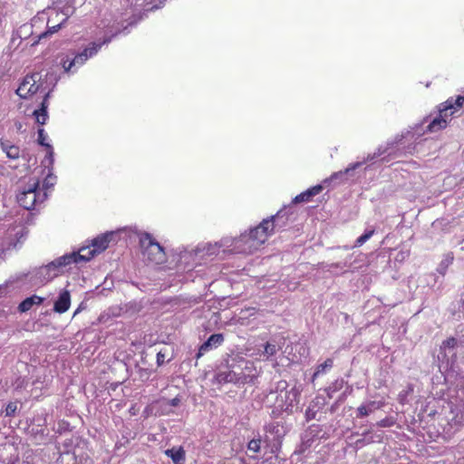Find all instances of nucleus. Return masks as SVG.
I'll use <instances>...</instances> for the list:
<instances>
[{
	"label": "nucleus",
	"instance_id": "obj_1",
	"mask_svg": "<svg viewBox=\"0 0 464 464\" xmlns=\"http://www.w3.org/2000/svg\"><path fill=\"white\" fill-rule=\"evenodd\" d=\"M119 237L120 230L107 231L92 239L89 245L64 254L54 261H91V259L105 251L111 244L116 243Z\"/></svg>",
	"mask_w": 464,
	"mask_h": 464
},
{
	"label": "nucleus",
	"instance_id": "obj_2",
	"mask_svg": "<svg viewBox=\"0 0 464 464\" xmlns=\"http://www.w3.org/2000/svg\"><path fill=\"white\" fill-rule=\"evenodd\" d=\"M229 238H222L219 242L212 243H199L194 248L188 250L187 247H182L179 250V256L180 259H204L214 258L221 252V248L228 249Z\"/></svg>",
	"mask_w": 464,
	"mask_h": 464
},
{
	"label": "nucleus",
	"instance_id": "obj_3",
	"mask_svg": "<svg viewBox=\"0 0 464 464\" xmlns=\"http://www.w3.org/2000/svg\"><path fill=\"white\" fill-rule=\"evenodd\" d=\"M463 103L464 96L460 95H459L454 102L452 99H449L445 102L441 103L440 108V114L427 125L426 131L435 132L445 129L447 127V118L454 113V111H450L449 114L448 111L450 110L461 108Z\"/></svg>",
	"mask_w": 464,
	"mask_h": 464
},
{
	"label": "nucleus",
	"instance_id": "obj_4",
	"mask_svg": "<svg viewBox=\"0 0 464 464\" xmlns=\"http://www.w3.org/2000/svg\"><path fill=\"white\" fill-rule=\"evenodd\" d=\"M254 239L246 235V233L241 234L238 238L230 239L228 243V249H222L224 256L220 258L228 257L232 254H252L256 251L260 246L254 244Z\"/></svg>",
	"mask_w": 464,
	"mask_h": 464
},
{
	"label": "nucleus",
	"instance_id": "obj_5",
	"mask_svg": "<svg viewBox=\"0 0 464 464\" xmlns=\"http://www.w3.org/2000/svg\"><path fill=\"white\" fill-rule=\"evenodd\" d=\"M143 259L148 261L162 260L165 257L164 247L150 234L144 233L140 237Z\"/></svg>",
	"mask_w": 464,
	"mask_h": 464
},
{
	"label": "nucleus",
	"instance_id": "obj_6",
	"mask_svg": "<svg viewBox=\"0 0 464 464\" xmlns=\"http://www.w3.org/2000/svg\"><path fill=\"white\" fill-rule=\"evenodd\" d=\"M237 370H239L238 366L235 365L233 362H229L227 357L215 374L214 382L218 384L234 383L237 385L238 382H246L244 377H238L240 374Z\"/></svg>",
	"mask_w": 464,
	"mask_h": 464
},
{
	"label": "nucleus",
	"instance_id": "obj_7",
	"mask_svg": "<svg viewBox=\"0 0 464 464\" xmlns=\"http://www.w3.org/2000/svg\"><path fill=\"white\" fill-rule=\"evenodd\" d=\"M42 76L39 72H34L27 74L20 83L19 87L15 91V93L21 99H28L34 94L42 91L43 84L40 83Z\"/></svg>",
	"mask_w": 464,
	"mask_h": 464
},
{
	"label": "nucleus",
	"instance_id": "obj_8",
	"mask_svg": "<svg viewBox=\"0 0 464 464\" xmlns=\"http://www.w3.org/2000/svg\"><path fill=\"white\" fill-rule=\"evenodd\" d=\"M228 361L238 366V377H244L246 382H238L237 385L251 383L256 379L255 368L252 362L246 361L239 355H227Z\"/></svg>",
	"mask_w": 464,
	"mask_h": 464
},
{
	"label": "nucleus",
	"instance_id": "obj_9",
	"mask_svg": "<svg viewBox=\"0 0 464 464\" xmlns=\"http://www.w3.org/2000/svg\"><path fill=\"white\" fill-rule=\"evenodd\" d=\"M111 37L106 38L101 44L92 43L89 47L85 48L82 52L76 54L70 62L69 65H66V62L63 63V69L65 72H69L74 66H82L90 57L95 55L99 49L103 44L111 42Z\"/></svg>",
	"mask_w": 464,
	"mask_h": 464
},
{
	"label": "nucleus",
	"instance_id": "obj_10",
	"mask_svg": "<svg viewBox=\"0 0 464 464\" xmlns=\"http://www.w3.org/2000/svg\"><path fill=\"white\" fill-rule=\"evenodd\" d=\"M38 187L39 183L35 181L17 194V202L21 207L27 210L33 209L35 207L40 194Z\"/></svg>",
	"mask_w": 464,
	"mask_h": 464
},
{
	"label": "nucleus",
	"instance_id": "obj_11",
	"mask_svg": "<svg viewBox=\"0 0 464 464\" xmlns=\"http://www.w3.org/2000/svg\"><path fill=\"white\" fill-rule=\"evenodd\" d=\"M270 219H263V221L254 228H251L246 235L254 239V244L260 246L267 240L268 237L273 233L270 228Z\"/></svg>",
	"mask_w": 464,
	"mask_h": 464
},
{
	"label": "nucleus",
	"instance_id": "obj_12",
	"mask_svg": "<svg viewBox=\"0 0 464 464\" xmlns=\"http://www.w3.org/2000/svg\"><path fill=\"white\" fill-rule=\"evenodd\" d=\"M299 395L300 392L295 387H293L289 391H285V398L281 399L282 403L279 404L281 410L285 412H293L294 407L298 403Z\"/></svg>",
	"mask_w": 464,
	"mask_h": 464
},
{
	"label": "nucleus",
	"instance_id": "obj_13",
	"mask_svg": "<svg viewBox=\"0 0 464 464\" xmlns=\"http://www.w3.org/2000/svg\"><path fill=\"white\" fill-rule=\"evenodd\" d=\"M223 342L224 335L222 334H211L208 337V339L200 345L198 353L197 354V358L201 357L205 353L208 352L209 350L218 347Z\"/></svg>",
	"mask_w": 464,
	"mask_h": 464
},
{
	"label": "nucleus",
	"instance_id": "obj_14",
	"mask_svg": "<svg viewBox=\"0 0 464 464\" xmlns=\"http://www.w3.org/2000/svg\"><path fill=\"white\" fill-rule=\"evenodd\" d=\"M71 304V295L68 290H63L58 296V299L55 301L53 305V310L56 313L63 314L65 313Z\"/></svg>",
	"mask_w": 464,
	"mask_h": 464
},
{
	"label": "nucleus",
	"instance_id": "obj_15",
	"mask_svg": "<svg viewBox=\"0 0 464 464\" xmlns=\"http://www.w3.org/2000/svg\"><path fill=\"white\" fill-rule=\"evenodd\" d=\"M267 219L271 220L270 228L274 232L276 228H283L287 225L288 217L285 209H280L276 215L271 216Z\"/></svg>",
	"mask_w": 464,
	"mask_h": 464
},
{
	"label": "nucleus",
	"instance_id": "obj_16",
	"mask_svg": "<svg viewBox=\"0 0 464 464\" xmlns=\"http://www.w3.org/2000/svg\"><path fill=\"white\" fill-rule=\"evenodd\" d=\"M323 190V187L321 185L314 186L307 190L302 192L301 194L297 195L293 202L294 203H301V202H308L311 200V198L319 194Z\"/></svg>",
	"mask_w": 464,
	"mask_h": 464
},
{
	"label": "nucleus",
	"instance_id": "obj_17",
	"mask_svg": "<svg viewBox=\"0 0 464 464\" xmlns=\"http://www.w3.org/2000/svg\"><path fill=\"white\" fill-rule=\"evenodd\" d=\"M165 454L172 459L174 464H185L186 453L183 448L168 449Z\"/></svg>",
	"mask_w": 464,
	"mask_h": 464
},
{
	"label": "nucleus",
	"instance_id": "obj_18",
	"mask_svg": "<svg viewBox=\"0 0 464 464\" xmlns=\"http://www.w3.org/2000/svg\"><path fill=\"white\" fill-rule=\"evenodd\" d=\"M49 103L48 100L43 99L40 108L38 110H35L33 113V115L35 117V121L37 123L44 125L45 124V121L48 119V109Z\"/></svg>",
	"mask_w": 464,
	"mask_h": 464
},
{
	"label": "nucleus",
	"instance_id": "obj_19",
	"mask_svg": "<svg viewBox=\"0 0 464 464\" xmlns=\"http://www.w3.org/2000/svg\"><path fill=\"white\" fill-rule=\"evenodd\" d=\"M362 165V162H355L347 167L344 170H341L334 173L329 179H325L324 182L334 181L336 179H340V182L344 181L346 179L344 178L346 175L350 174L352 171L355 170L359 167Z\"/></svg>",
	"mask_w": 464,
	"mask_h": 464
},
{
	"label": "nucleus",
	"instance_id": "obj_20",
	"mask_svg": "<svg viewBox=\"0 0 464 464\" xmlns=\"http://www.w3.org/2000/svg\"><path fill=\"white\" fill-rule=\"evenodd\" d=\"M43 302V297L34 295L30 297H26L23 302H21L18 306V310L22 313H24L29 311L33 307V305L41 304Z\"/></svg>",
	"mask_w": 464,
	"mask_h": 464
},
{
	"label": "nucleus",
	"instance_id": "obj_21",
	"mask_svg": "<svg viewBox=\"0 0 464 464\" xmlns=\"http://www.w3.org/2000/svg\"><path fill=\"white\" fill-rule=\"evenodd\" d=\"M381 407L382 403L375 401H369L365 405H361L357 409V418L368 416L370 413L373 412L377 409H380Z\"/></svg>",
	"mask_w": 464,
	"mask_h": 464
},
{
	"label": "nucleus",
	"instance_id": "obj_22",
	"mask_svg": "<svg viewBox=\"0 0 464 464\" xmlns=\"http://www.w3.org/2000/svg\"><path fill=\"white\" fill-rule=\"evenodd\" d=\"M402 136H397L392 141L387 142L386 146H380L373 154L368 155L366 160H372L385 154L390 148L393 147L395 144H398L402 140Z\"/></svg>",
	"mask_w": 464,
	"mask_h": 464
},
{
	"label": "nucleus",
	"instance_id": "obj_23",
	"mask_svg": "<svg viewBox=\"0 0 464 464\" xmlns=\"http://www.w3.org/2000/svg\"><path fill=\"white\" fill-rule=\"evenodd\" d=\"M265 430L275 435L277 439H280L285 435L284 427L279 422H271L266 424L265 426Z\"/></svg>",
	"mask_w": 464,
	"mask_h": 464
},
{
	"label": "nucleus",
	"instance_id": "obj_24",
	"mask_svg": "<svg viewBox=\"0 0 464 464\" xmlns=\"http://www.w3.org/2000/svg\"><path fill=\"white\" fill-rule=\"evenodd\" d=\"M63 24L64 23L63 21H60L57 24L48 26V29L45 32L42 33L38 36V40L34 42L33 44H35L39 43L42 39L46 38L47 36L58 32L63 26Z\"/></svg>",
	"mask_w": 464,
	"mask_h": 464
},
{
	"label": "nucleus",
	"instance_id": "obj_25",
	"mask_svg": "<svg viewBox=\"0 0 464 464\" xmlns=\"http://www.w3.org/2000/svg\"><path fill=\"white\" fill-rule=\"evenodd\" d=\"M370 434V431L367 430V431H364L362 433V439H358L355 442H354V448L356 450H359V449H362L363 446L367 445V444H371L372 442H374V439L372 436H369Z\"/></svg>",
	"mask_w": 464,
	"mask_h": 464
},
{
	"label": "nucleus",
	"instance_id": "obj_26",
	"mask_svg": "<svg viewBox=\"0 0 464 464\" xmlns=\"http://www.w3.org/2000/svg\"><path fill=\"white\" fill-rule=\"evenodd\" d=\"M314 441V435L311 432H306L302 437V442L299 446L298 452L304 453L307 449H309Z\"/></svg>",
	"mask_w": 464,
	"mask_h": 464
},
{
	"label": "nucleus",
	"instance_id": "obj_27",
	"mask_svg": "<svg viewBox=\"0 0 464 464\" xmlns=\"http://www.w3.org/2000/svg\"><path fill=\"white\" fill-rule=\"evenodd\" d=\"M334 365V361L332 359L325 360L323 363L317 366L316 371L314 373V378L318 376L321 373H324L327 370L331 369Z\"/></svg>",
	"mask_w": 464,
	"mask_h": 464
},
{
	"label": "nucleus",
	"instance_id": "obj_28",
	"mask_svg": "<svg viewBox=\"0 0 464 464\" xmlns=\"http://www.w3.org/2000/svg\"><path fill=\"white\" fill-rule=\"evenodd\" d=\"M375 230L373 228L366 229L362 236H360L354 244V246H362L367 240H369L372 236L374 234Z\"/></svg>",
	"mask_w": 464,
	"mask_h": 464
},
{
	"label": "nucleus",
	"instance_id": "obj_29",
	"mask_svg": "<svg viewBox=\"0 0 464 464\" xmlns=\"http://www.w3.org/2000/svg\"><path fill=\"white\" fill-rule=\"evenodd\" d=\"M459 344V341H458L456 338L454 337H450L446 340H444L440 345V350L441 351H446L447 349L450 350V349H454L455 347H457L458 345Z\"/></svg>",
	"mask_w": 464,
	"mask_h": 464
},
{
	"label": "nucleus",
	"instance_id": "obj_30",
	"mask_svg": "<svg viewBox=\"0 0 464 464\" xmlns=\"http://www.w3.org/2000/svg\"><path fill=\"white\" fill-rule=\"evenodd\" d=\"M47 153L45 156L44 160H47L49 162L47 168L49 169V171L53 170V165L54 162V152L53 149L51 144H46Z\"/></svg>",
	"mask_w": 464,
	"mask_h": 464
},
{
	"label": "nucleus",
	"instance_id": "obj_31",
	"mask_svg": "<svg viewBox=\"0 0 464 464\" xmlns=\"http://www.w3.org/2000/svg\"><path fill=\"white\" fill-rule=\"evenodd\" d=\"M277 350L278 348L276 343H266L264 347V354L269 359L276 353Z\"/></svg>",
	"mask_w": 464,
	"mask_h": 464
},
{
	"label": "nucleus",
	"instance_id": "obj_32",
	"mask_svg": "<svg viewBox=\"0 0 464 464\" xmlns=\"http://www.w3.org/2000/svg\"><path fill=\"white\" fill-rule=\"evenodd\" d=\"M261 441L260 438L251 440L247 444V449L255 453L259 452L261 449Z\"/></svg>",
	"mask_w": 464,
	"mask_h": 464
},
{
	"label": "nucleus",
	"instance_id": "obj_33",
	"mask_svg": "<svg viewBox=\"0 0 464 464\" xmlns=\"http://www.w3.org/2000/svg\"><path fill=\"white\" fill-rule=\"evenodd\" d=\"M6 156L11 160H17L20 157V149L15 145H11Z\"/></svg>",
	"mask_w": 464,
	"mask_h": 464
},
{
	"label": "nucleus",
	"instance_id": "obj_34",
	"mask_svg": "<svg viewBox=\"0 0 464 464\" xmlns=\"http://www.w3.org/2000/svg\"><path fill=\"white\" fill-rule=\"evenodd\" d=\"M343 381L341 380V381H336L334 383H333L332 385H330L326 392H327V395L331 398L333 396V393L337 392L338 390L342 389L343 387Z\"/></svg>",
	"mask_w": 464,
	"mask_h": 464
},
{
	"label": "nucleus",
	"instance_id": "obj_35",
	"mask_svg": "<svg viewBox=\"0 0 464 464\" xmlns=\"http://www.w3.org/2000/svg\"><path fill=\"white\" fill-rule=\"evenodd\" d=\"M56 176H54L52 171H49L48 175L44 179V188L45 189H48L50 188H53L55 183Z\"/></svg>",
	"mask_w": 464,
	"mask_h": 464
},
{
	"label": "nucleus",
	"instance_id": "obj_36",
	"mask_svg": "<svg viewBox=\"0 0 464 464\" xmlns=\"http://www.w3.org/2000/svg\"><path fill=\"white\" fill-rule=\"evenodd\" d=\"M74 11H75V9L72 5L63 6V9L61 10L62 14L64 15V17L62 19V21L63 23H65L68 20V18L73 14Z\"/></svg>",
	"mask_w": 464,
	"mask_h": 464
},
{
	"label": "nucleus",
	"instance_id": "obj_37",
	"mask_svg": "<svg viewBox=\"0 0 464 464\" xmlns=\"http://www.w3.org/2000/svg\"><path fill=\"white\" fill-rule=\"evenodd\" d=\"M68 263H62V262H59V263H48L47 265L45 266H42L40 267V273H43L44 271H50L52 269H54L58 266H66Z\"/></svg>",
	"mask_w": 464,
	"mask_h": 464
},
{
	"label": "nucleus",
	"instance_id": "obj_38",
	"mask_svg": "<svg viewBox=\"0 0 464 464\" xmlns=\"http://www.w3.org/2000/svg\"><path fill=\"white\" fill-rule=\"evenodd\" d=\"M7 246H8L7 247H5L4 242L0 243V258L1 259L6 258V252L11 250V246L15 247L16 244H13L12 242H8Z\"/></svg>",
	"mask_w": 464,
	"mask_h": 464
},
{
	"label": "nucleus",
	"instance_id": "obj_39",
	"mask_svg": "<svg viewBox=\"0 0 464 464\" xmlns=\"http://www.w3.org/2000/svg\"><path fill=\"white\" fill-rule=\"evenodd\" d=\"M17 410L16 402H9L5 407V416L12 417L15 414Z\"/></svg>",
	"mask_w": 464,
	"mask_h": 464
},
{
	"label": "nucleus",
	"instance_id": "obj_40",
	"mask_svg": "<svg viewBox=\"0 0 464 464\" xmlns=\"http://www.w3.org/2000/svg\"><path fill=\"white\" fill-rule=\"evenodd\" d=\"M288 387V383L286 381L281 380L277 382L276 385V392H280L279 396L282 397V392H285L286 389Z\"/></svg>",
	"mask_w": 464,
	"mask_h": 464
},
{
	"label": "nucleus",
	"instance_id": "obj_41",
	"mask_svg": "<svg viewBox=\"0 0 464 464\" xmlns=\"http://www.w3.org/2000/svg\"><path fill=\"white\" fill-rule=\"evenodd\" d=\"M38 139H37V141L38 143L41 145V146H44L46 148V142H45V139H46V135L44 133V129H39L38 131Z\"/></svg>",
	"mask_w": 464,
	"mask_h": 464
},
{
	"label": "nucleus",
	"instance_id": "obj_42",
	"mask_svg": "<svg viewBox=\"0 0 464 464\" xmlns=\"http://www.w3.org/2000/svg\"><path fill=\"white\" fill-rule=\"evenodd\" d=\"M316 411L314 408L309 407L305 411V417L307 420H311L315 418Z\"/></svg>",
	"mask_w": 464,
	"mask_h": 464
},
{
	"label": "nucleus",
	"instance_id": "obj_43",
	"mask_svg": "<svg viewBox=\"0 0 464 464\" xmlns=\"http://www.w3.org/2000/svg\"><path fill=\"white\" fill-rule=\"evenodd\" d=\"M180 402H181V399L179 395L169 401V404L173 407L179 406L180 404Z\"/></svg>",
	"mask_w": 464,
	"mask_h": 464
},
{
	"label": "nucleus",
	"instance_id": "obj_44",
	"mask_svg": "<svg viewBox=\"0 0 464 464\" xmlns=\"http://www.w3.org/2000/svg\"><path fill=\"white\" fill-rule=\"evenodd\" d=\"M343 397H344V395L343 394V395H342V396L337 400V401H335V402L331 406V408H330V411H331L332 413H333V412H334V411L337 410V408H338V406H339V403H340V402H342V401H343Z\"/></svg>",
	"mask_w": 464,
	"mask_h": 464
},
{
	"label": "nucleus",
	"instance_id": "obj_45",
	"mask_svg": "<svg viewBox=\"0 0 464 464\" xmlns=\"http://www.w3.org/2000/svg\"><path fill=\"white\" fill-rule=\"evenodd\" d=\"M165 362V354L162 352H159L157 353V364L159 366L162 365Z\"/></svg>",
	"mask_w": 464,
	"mask_h": 464
},
{
	"label": "nucleus",
	"instance_id": "obj_46",
	"mask_svg": "<svg viewBox=\"0 0 464 464\" xmlns=\"http://www.w3.org/2000/svg\"><path fill=\"white\" fill-rule=\"evenodd\" d=\"M10 146H11V144H9L8 141H4V140H0V147L5 152V154L7 153Z\"/></svg>",
	"mask_w": 464,
	"mask_h": 464
},
{
	"label": "nucleus",
	"instance_id": "obj_47",
	"mask_svg": "<svg viewBox=\"0 0 464 464\" xmlns=\"http://www.w3.org/2000/svg\"><path fill=\"white\" fill-rule=\"evenodd\" d=\"M377 425L380 427H389L392 425V422L388 419H383V420H380L377 423Z\"/></svg>",
	"mask_w": 464,
	"mask_h": 464
},
{
	"label": "nucleus",
	"instance_id": "obj_48",
	"mask_svg": "<svg viewBox=\"0 0 464 464\" xmlns=\"http://www.w3.org/2000/svg\"><path fill=\"white\" fill-rule=\"evenodd\" d=\"M51 92H52V91H48V92L44 94V100H49V99H50V97H51Z\"/></svg>",
	"mask_w": 464,
	"mask_h": 464
},
{
	"label": "nucleus",
	"instance_id": "obj_49",
	"mask_svg": "<svg viewBox=\"0 0 464 464\" xmlns=\"http://www.w3.org/2000/svg\"><path fill=\"white\" fill-rule=\"evenodd\" d=\"M54 22V18L53 17V15L51 14L48 18V21H47V24L49 25L51 23Z\"/></svg>",
	"mask_w": 464,
	"mask_h": 464
},
{
	"label": "nucleus",
	"instance_id": "obj_50",
	"mask_svg": "<svg viewBox=\"0 0 464 464\" xmlns=\"http://www.w3.org/2000/svg\"><path fill=\"white\" fill-rule=\"evenodd\" d=\"M405 258L403 253H401V257L400 258L399 256L395 257V261H402Z\"/></svg>",
	"mask_w": 464,
	"mask_h": 464
},
{
	"label": "nucleus",
	"instance_id": "obj_51",
	"mask_svg": "<svg viewBox=\"0 0 464 464\" xmlns=\"http://www.w3.org/2000/svg\"><path fill=\"white\" fill-rule=\"evenodd\" d=\"M72 59H69L68 57L65 59V60H63L62 63L63 64L64 62H66V65H69V62L71 61Z\"/></svg>",
	"mask_w": 464,
	"mask_h": 464
},
{
	"label": "nucleus",
	"instance_id": "obj_52",
	"mask_svg": "<svg viewBox=\"0 0 464 464\" xmlns=\"http://www.w3.org/2000/svg\"><path fill=\"white\" fill-rule=\"evenodd\" d=\"M53 11L54 12L55 17H58L59 12L55 8H53Z\"/></svg>",
	"mask_w": 464,
	"mask_h": 464
},
{
	"label": "nucleus",
	"instance_id": "obj_53",
	"mask_svg": "<svg viewBox=\"0 0 464 464\" xmlns=\"http://www.w3.org/2000/svg\"><path fill=\"white\" fill-rule=\"evenodd\" d=\"M27 234V231H24V228L21 230V237H24V235Z\"/></svg>",
	"mask_w": 464,
	"mask_h": 464
},
{
	"label": "nucleus",
	"instance_id": "obj_54",
	"mask_svg": "<svg viewBox=\"0 0 464 464\" xmlns=\"http://www.w3.org/2000/svg\"><path fill=\"white\" fill-rule=\"evenodd\" d=\"M459 344H464V334L461 336V339L459 340Z\"/></svg>",
	"mask_w": 464,
	"mask_h": 464
},
{
	"label": "nucleus",
	"instance_id": "obj_55",
	"mask_svg": "<svg viewBox=\"0 0 464 464\" xmlns=\"http://www.w3.org/2000/svg\"><path fill=\"white\" fill-rule=\"evenodd\" d=\"M80 310H81V307H78L76 309V311L74 312L73 316H75L80 312Z\"/></svg>",
	"mask_w": 464,
	"mask_h": 464
},
{
	"label": "nucleus",
	"instance_id": "obj_56",
	"mask_svg": "<svg viewBox=\"0 0 464 464\" xmlns=\"http://www.w3.org/2000/svg\"><path fill=\"white\" fill-rule=\"evenodd\" d=\"M445 269H446V267H443L442 269H440L439 271H440V274H442V275H443V274H444Z\"/></svg>",
	"mask_w": 464,
	"mask_h": 464
},
{
	"label": "nucleus",
	"instance_id": "obj_57",
	"mask_svg": "<svg viewBox=\"0 0 464 464\" xmlns=\"http://www.w3.org/2000/svg\"><path fill=\"white\" fill-rule=\"evenodd\" d=\"M377 440H378V441H381V440H382V436H381V435H378V436H377Z\"/></svg>",
	"mask_w": 464,
	"mask_h": 464
},
{
	"label": "nucleus",
	"instance_id": "obj_58",
	"mask_svg": "<svg viewBox=\"0 0 464 464\" xmlns=\"http://www.w3.org/2000/svg\"><path fill=\"white\" fill-rule=\"evenodd\" d=\"M154 8H158V5H154L153 6H151L150 10L154 9Z\"/></svg>",
	"mask_w": 464,
	"mask_h": 464
}]
</instances>
